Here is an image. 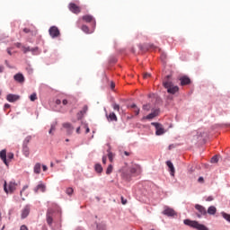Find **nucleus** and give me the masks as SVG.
<instances>
[{
    "label": "nucleus",
    "mask_w": 230,
    "mask_h": 230,
    "mask_svg": "<svg viewBox=\"0 0 230 230\" xmlns=\"http://www.w3.org/2000/svg\"><path fill=\"white\" fill-rule=\"evenodd\" d=\"M116 87V84H114V82L111 83V89H114Z\"/></svg>",
    "instance_id": "49530a36"
},
{
    "label": "nucleus",
    "mask_w": 230,
    "mask_h": 230,
    "mask_svg": "<svg viewBox=\"0 0 230 230\" xmlns=\"http://www.w3.org/2000/svg\"><path fill=\"white\" fill-rule=\"evenodd\" d=\"M159 115V110H155L149 115L146 116V119H154L156 116Z\"/></svg>",
    "instance_id": "412c9836"
},
{
    "label": "nucleus",
    "mask_w": 230,
    "mask_h": 230,
    "mask_svg": "<svg viewBox=\"0 0 230 230\" xmlns=\"http://www.w3.org/2000/svg\"><path fill=\"white\" fill-rule=\"evenodd\" d=\"M181 85H190L191 84V79L190 77L183 75L180 77Z\"/></svg>",
    "instance_id": "9b49d317"
},
{
    "label": "nucleus",
    "mask_w": 230,
    "mask_h": 230,
    "mask_svg": "<svg viewBox=\"0 0 230 230\" xmlns=\"http://www.w3.org/2000/svg\"><path fill=\"white\" fill-rule=\"evenodd\" d=\"M112 107H113V109L115 110V111H117V112H119V104H117V103H113L112 104Z\"/></svg>",
    "instance_id": "f704fd0d"
},
{
    "label": "nucleus",
    "mask_w": 230,
    "mask_h": 230,
    "mask_svg": "<svg viewBox=\"0 0 230 230\" xmlns=\"http://www.w3.org/2000/svg\"><path fill=\"white\" fill-rule=\"evenodd\" d=\"M121 202L123 205L127 204V199H125L123 197H121Z\"/></svg>",
    "instance_id": "09e8293b"
},
{
    "label": "nucleus",
    "mask_w": 230,
    "mask_h": 230,
    "mask_svg": "<svg viewBox=\"0 0 230 230\" xmlns=\"http://www.w3.org/2000/svg\"><path fill=\"white\" fill-rule=\"evenodd\" d=\"M106 118L108 121H118V117L114 112H110V114H106Z\"/></svg>",
    "instance_id": "f3484780"
},
{
    "label": "nucleus",
    "mask_w": 230,
    "mask_h": 230,
    "mask_svg": "<svg viewBox=\"0 0 230 230\" xmlns=\"http://www.w3.org/2000/svg\"><path fill=\"white\" fill-rule=\"evenodd\" d=\"M30 141H31V136L26 137L25 139L23 140V146H28Z\"/></svg>",
    "instance_id": "c85d7f7f"
},
{
    "label": "nucleus",
    "mask_w": 230,
    "mask_h": 230,
    "mask_svg": "<svg viewBox=\"0 0 230 230\" xmlns=\"http://www.w3.org/2000/svg\"><path fill=\"white\" fill-rule=\"evenodd\" d=\"M28 190V185L23 186L22 190H21V195H22V191Z\"/></svg>",
    "instance_id": "a18cd8bd"
},
{
    "label": "nucleus",
    "mask_w": 230,
    "mask_h": 230,
    "mask_svg": "<svg viewBox=\"0 0 230 230\" xmlns=\"http://www.w3.org/2000/svg\"><path fill=\"white\" fill-rule=\"evenodd\" d=\"M42 168H43V172H47L48 171V166L43 165Z\"/></svg>",
    "instance_id": "5fc2aeb1"
},
{
    "label": "nucleus",
    "mask_w": 230,
    "mask_h": 230,
    "mask_svg": "<svg viewBox=\"0 0 230 230\" xmlns=\"http://www.w3.org/2000/svg\"><path fill=\"white\" fill-rule=\"evenodd\" d=\"M3 71H4V66H0V73H3Z\"/></svg>",
    "instance_id": "864d4df0"
},
{
    "label": "nucleus",
    "mask_w": 230,
    "mask_h": 230,
    "mask_svg": "<svg viewBox=\"0 0 230 230\" xmlns=\"http://www.w3.org/2000/svg\"><path fill=\"white\" fill-rule=\"evenodd\" d=\"M6 149H3L2 151H0V159H2L3 163H4L6 166H8V160L6 159Z\"/></svg>",
    "instance_id": "f8f14e48"
},
{
    "label": "nucleus",
    "mask_w": 230,
    "mask_h": 230,
    "mask_svg": "<svg viewBox=\"0 0 230 230\" xmlns=\"http://www.w3.org/2000/svg\"><path fill=\"white\" fill-rule=\"evenodd\" d=\"M22 50L23 53H29V51H31V48L22 46Z\"/></svg>",
    "instance_id": "2f4dec72"
},
{
    "label": "nucleus",
    "mask_w": 230,
    "mask_h": 230,
    "mask_svg": "<svg viewBox=\"0 0 230 230\" xmlns=\"http://www.w3.org/2000/svg\"><path fill=\"white\" fill-rule=\"evenodd\" d=\"M146 76H150V74H145V77L146 78Z\"/></svg>",
    "instance_id": "e2e57ef3"
},
{
    "label": "nucleus",
    "mask_w": 230,
    "mask_h": 230,
    "mask_svg": "<svg viewBox=\"0 0 230 230\" xmlns=\"http://www.w3.org/2000/svg\"><path fill=\"white\" fill-rule=\"evenodd\" d=\"M20 230H28V227L23 225L21 226Z\"/></svg>",
    "instance_id": "8fccbe9b"
},
{
    "label": "nucleus",
    "mask_w": 230,
    "mask_h": 230,
    "mask_svg": "<svg viewBox=\"0 0 230 230\" xmlns=\"http://www.w3.org/2000/svg\"><path fill=\"white\" fill-rule=\"evenodd\" d=\"M130 109H133L136 116H137V114H139V109L137 108V106L136 104L130 105Z\"/></svg>",
    "instance_id": "cd10ccee"
},
{
    "label": "nucleus",
    "mask_w": 230,
    "mask_h": 230,
    "mask_svg": "<svg viewBox=\"0 0 230 230\" xmlns=\"http://www.w3.org/2000/svg\"><path fill=\"white\" fill-rule=\"evenodd\" d=\"M50 166L53 167V163L50 164Z\"/></svg>",
    "instance_id": "0e129e2a"
},
{
    "label": "nucleus",
    "mask_w": 230,
    "mask_h": 230,
    "mask_svg": "<svg viewBox=\"0 0 230 230\" xmlns=\"http://www.w3.org/2000/svg\"><path fill=\"white\" fill-rule=\"evenodd\" d=\"M51 209H49L47 212V224H49V226L53 224V217H51Z\"/></svg>",
    "instance_id": "aec40b11"
},
{
    "label": "nucleus",
    "mask_w": 230,
    "mask_h": 230,
    "mask_svg": "<svg viewBox=\"0 0 230 230\" xmlns=\"http://www.w3.org/2000/svg\"><path fill=\"white\" fill-rule=\"evenodd\" d=\"M151 125H153L155 128L156 136H163V134H164V128H163V126H161V124L157 122H152Z\"/></svg>",
    "instance_id": "20e7f679"
},
{
    "label": "nucleus",
    "mask_w": 230,
    "mask_h": 230,
    "mask_svg": "<svg viewBox=\"0 0 230 230\" xmlns=\"http://www.w3.org/2000/svg\"><path fill=\"white\" fill-rule=\"evenodd\" d=\"M208 215H215L217 213V208L215 206H210L208 209Z\"/></svg>",
    "instance_id": "5701e85b"
},
{
    "label": "nucleus",
    "mask_w": 230,
    "mask_h": 230,
    "mask_svg": "<svg viewBox=\"0 0 230 230\" xmlns=\"http://www.w3.org/2000/svg\"><path fill=\"white\" fill-rule=\"evenodd\" d=\"M63 128L66 129L67 134H73V131L75 130V128H73L69 122L64 123Z\"/></svg>",
    "instance_id": "ddd939ff"
},
{
    "label": "nucleus",
    "mask_w": 230,
    "mask_h": 230,
    "mask_svg": "<svg viewBox=\"0 0 230 230\" xmlns=\"http://www.w3.org/2000/svg\"><path fill=\"white\" fill-rule=\"evenodd\" d=\"M22 152L25 157L30 156V147L28 146H22Z\"/></svg>",
    "instance_id": "4be33fe9"
},
{
    "label": "nucleus",
    "mask_w": 230,
    "mask_h": 230,
    "mask_svg": "<svg viewBox=\"0 0 230 230\" xmlns=\"http://www.w3.org/2000/svg\"><path fill=\"white\" fill-rule=\"evenodd\" d=\"M102 164H107V156H102Z\"/></svg>",
    "instance_id": "c03bdc74"
},
{
    "label": "nucleus",
    "mask_w": 230,
    "mask_h": 230,
    "mask_svg": "<svg viewBox=\"0 0 230 230\" xmlns=\"http://www.w3.org/2000/svg\"><path fill=\"white\" fill-rule=\"evenodd\" d=\"M15 82H19V84L24 83V75L22 74H16L13 76Z\"/></svg>",
    "instance_id": "a211bd4d"
},
{
    "label": "nucleus",
    "mask_w": 230,
    "mask_h": 230,
    "mask_svg": "<svg viewBox=\"0 0 230 230\" xmlns=\"http://www.w3.org/2000/svg\"><path fill=\"white\" fill-rule=\"evenodd\" d=\"M62 103V101L60 99L56 100V105H60Z\"/></svg>",
    "instance_id": "de8ad7c7"
},
{
    "label": "nucleus",
    "mask_w": 230,
    "mask_h": 230,
    "mask_svg": "<svg viewBox=\"0 0 230 230\" xmlns=\"http://www.w3.org/2000/svg\"><path fill=\"white\" fill-rule=\"evenodd\" d=\"M143 78H145V74L142 75Z\"/></svg>",
    "instance_id": "69168bd1"
},
{
    "label": "nucleus",
    "mask_w": 230,
    "mask_h": 230,
    "mask_svg": "<svg viewBox=\"0 0 230 230\" xmlns=\"http://www.w3.org/2000/svg\"><path fill=\"white\" fill-rule=\"evenodd\" d=\"M198 182H204V178L203 177H199L198 180Z\"/></svg>",
    "instance_id": "3c124183"
},
{
    "label": "nucleus",
    "mask_w": 230,
    "mask_h": 230,
    "mask_svg": "<svg viewBox=\"0 0 230 230\" xmlns=\"http://www.w3.org/2000/svg\"><path fill=\"white\" fill-rule=\"evenodd\" d=\"M49 33L52 39H56V37L60 36V31L58 30V27L57 26H52L49 30Z\"/></svg>",
    "instance_id": "7ed1b4c3"
},
{
    "label": "nucleus",
    "mask_w": 230,
    "mask_h": 230,
    "mask_svg": "<svg viewBox=\"0 0 230 230\" xmlns=\"http://www.w3.org/2000/svg\"><path fill=\"white\" fill-rule=\"evenodd\" d=\"M195 208L197 211H199V214H198L199 218H200L201 215H207L208 211H206V208H204L202 205H195Z\"/></svg>",
    "instance_id": "1a4fd4ad"
},
{
    "label": "nucleus",
    "mask_w": 230,
    "mask_h": 230,
    "mask_svg": "<svg viewBox=\"0 0 230 230\" xmlns=\"http://www.w3.org/2000/svg\"><path fill=\"white\" fill-rule=\"evenodd\" d=\"M112 170H113L112 164H110L106 170V174L111 175V172H112Z\"/></svg>",
    "instance_id": "7c9ffc66"
},
{
    "label": "nucleus",
    "mask_w": 230,
    "mask_h": 230,
    "mask_svg": "<svg viewBox=\"0 0 230 230\" xmlns=\"http://www.w3.org/2000/svg\"><path fill=\"white\" fill-rule=\"evenodd\" d=\"M82 31H84V33H93V31H91V30H89V27L87 25H83L81 27Z\"/></svg>",
    "instance_id": "bb28decb"
},
{
    "label": "nucleus",
    "mask_w": 230,
    "mask_h": 230,
    "mask_svg": "<svg viewBox=\"0 0 230 230\" xmlns=\"http://www.w3.org/2000/svg\"><path fill=\"white\" fill-rule=\"evenodd\" d=\"M95 172H97V173H102V172H103V167H102V164H95Z\"/></svg>",
    "instance_id": "a878e982"
},
{
    "label": "nucleus",
    "mask_w": 230,
    "mask_h": 230,
    "mask_svg": "<svg viewBox=\"0 0 230 230\" xmlns=\"http://www.w3.org/2000/svg\"><path fill=\"white\" fill-rule=\"evenodd\" d=\"M68 8L70 12H72V13L78 14L80 13V12H82V9L80 8V6L76 5V4L75 3H70L68 5Z\"/></svg>",
    "instance_id": "423d86ee"
},
{
    "label": "nucleus",
    "mask_w": 230,
    "mask_h": 230,
    "mask_svg": "<svg viewBox=\"0 0 230 230\" xmlns=\"http://www.w3.org/2000/svg\"><path fill=\"white\" fill-rule=\"evenodd\" d=\"M6 157H7V163L8 161H12V159H13V153H8Z\"/></svg>",
    "instance_id": "72a5a7b5"
},
{
    "label": "nucleus",
    "mask_w": 230,
    "mask_h": 230,
    "mask_svg": "<svg viewBox=\"0 0 230 230\" xmlns=\"http://www.w3.org/2000/svg\"><path fill=\"white\" fill-rule=\"evenodd\" d=\"M5 64H8V61H7V60H5Z\"/></svg>",
    "instance_id": "774afa93"
},
{
    "label": "nucleus",
    "mask_w": 230,
    "mask_h": 230,
    "mask_svg": "<svg viewBox=\"0 0 230 230\" xmlns=\"http://www.w3.org/2000/svg\"><path fill=\"white\" fill-rule=\"evenodd\" d=\"M222 217H223V218H225V220H226L227 222H230V215L229 214L223 212Z\"/></svg>",
    "instance_id": "c756f323"
},
{
    "label": "nucleus",
    "mask_w": 230,
    "mask_h": 230,
    "mask_svg": "<svg viewBox=\"0 0 230 230\" xmlns=\"http://www.w3.org/2000/svg\"><path fill=\"white\" fill-rule=\"evenodd\" d=\"M7 53H8V55H12V49H7Z\"/></svg>",
    "instance_id": "6e6d98bb"
},
{
    "label": "nucleus",
    "mask_w": 230,
    "mask_h": 230,
    "mask_svg": "<svg viewBox=\"0 0 230 230\" xmlns=\"http://www.w3.org/2000/svg\"><path fill=\"white\" fill-rule=\"evenodd\" d=\"M6 100L7 102L13 103V102H17V100H19V95L10 93L6 96Z\"/></svg>",
    "instance_id": "4468645a"
},
{
    "label": "nucleus",
    "mask_w": 230,
    "mask_h": 230,
    "mask_svg": "<svg viewBox=\"0 0 230 230\" xmlns=\"http://www.w3.org/2000/svg\"><path fill=\"white\" fill-rule=\"evenodd\" d=\"M87 111H89V107H87V105H84L83 107V110L77 113V119H82V118H84V114H86Z\"/></svg>",
    "instance_id": "dca6fc26"
},
{
    "label": "nucleus",
    "mask_w": 230,
    "mask_h": 230,
    "mask_svg": "<svg viewBox=\"0 0 230 230\" xmlns=\"http://www.w3.org/2000/svg\"><path fill=\"white\" fill-rule=\"evenodd\" d=\"M55 127L56 126L54 124L51 125V128H50V129L49 131V134H51L53 131H55Z\"/></svg>",
    "instance_id": "ea45409f"
},
{
    "label": "nucleus",
    "mask_w": 230,
    "mask_h": 230,
    "mask_svg": "<svg viewBox=\"0 0 230 230\" xmlns=\"http://www.w3.org/2000/svg\"><path fill=\"white\" fill-rule=\"evenodd\" d=\"M170 78H172V76L167 75L166 78L164 80V87L167 89V93H169V94H175V93H179V86L173 85V83H172V80H170Z\"/></svg>",
    "instance_id": "f257e3e1"
},
{
    "label": "nucleus",
    "mask_w": 230,
    "mask_h": 230,
    "mask_svg": "<svg viewBox=\"0 0 230 230\" xmlns=\"http://www.w3.org/2000/svg\"><path fill=\"white\" fill-rule=\"evenodd\" d=\"M114 154L112 152H111V150H108V159L110 161V163H112L114 161Z\"/></svg>",
    "instance_id": "393cba45"
},
{
    "label": "nucleus",
    "mask_w": 230,
    "mask_h": 230,
    "mask_svg": "<svg viewBox=\"0 0 230 230\" xmlns=\"http://www.w3.org/2000/svg\"><path fill=\"white\" fill-rule=\"evenodd\" d=\"M34 193H39L40 191L41 193L46 192V184L44 182L40 181L39 184L33 189Z\"/></svg>",
    "instance_id": "0eeeda50"
},
{
    "label": "nucleus",
    "mask_w": 230,
    "mask_h": 230,
    "mask_svg": "<svg viewBox=\"0 0 230 230\" xmlns=\"http://www.w3.org/2000/svg\"><path fill=\"white\" fill-rule=\"evenodd\" d=\"M211 163H218V157L217 155L211 158Z\"/></svg>",
    "instance_id": "4c0bfd02"
},
{
    "label": "nucleus",
    "mask_w": 230,
    "mask_h": 230,
    "mask_svg": "<svg viewBox=\"0 0 230 230\" xmlns=\"http://www.w3.org/2000/svg\"><path fill=\"white\" fill-rule=\"evenodd\" d=\"M150 48H151L152 49H157V47H155V46H154V45H150Z\"/></svg>",
    "instance_id": "4d7b16f0"
},
{
    "label": "nucleus",
    "mask_w": 230,
    "mask_h": 230,
    "mask_svg": "<svg viewBox=\"0 0 230 230\" xmlns=\"http://www.w3.org/2000/svg\"><path fill=\"white\" fill-rule=\"evenodd\" d=\"M8 107H10V104H5V105H4V108H5V109H8Z\"/></svg>",
    "instance_id": "680f3d73"
},
{
    "label": "nucleus",
    "mask_w": 230,
    "mask_h": 230,
    "mask_svg": "<svg viewBox=\"0 0 230 230\" xmlns=\"http://www.w3.org/2000/svg\"><path fill=\"white\" fill-rule=\"evenodd\" d=\"M30 100H31V102H35V100H37V93H34L31 94Z\"/></svg>",
    "instance_id": "473e14b6"
},
{
    "label": "nucleus",
    "mask_w": 230,
    "mask_h": 230,
    "mask_svg": "<svg viewBox=\"0 0 230 230\" xmlns=\"http://www.w3.org/2000/svg\"><path fill=\"white\" fill-rule=\"evenodd\" d=\"M76 134H80V127L76 128Z\"/></svg>",
    "instance_id": "13d9d810"
},
{
    "label": "nucleus",
    "mask_w": 230,
    "mask_h": 230,
    "mask_svg": "<svg viewBox=\"0 0 230 230\" xmlns=\"http://www.w3.org/2000/svg\"><path fill=\"white\" fill-rule=\"evenodd\" d=\"M215 199L213 198V196H208L207 199H206V200H207V202H211V201H213Z\"/></svg>",
    "instance_id": "58836bf2"
},
{
    "label": "nucleus",
    "mask_w": 230,
    "mask_h": 230,
    "mask_svg": "<svg viewBox=\"0 0 230 230\" xmlns=\"http://www.w3.org/2000/svg\"><path fill=\"white\" fill-rule=\"evenodd\" d=\"M124 155H126L127 157H128L129 155H132V152L124 151Z\"/></svg>",
    "instance_id": "a19ab883"
},
{
    "label": "nucleus",
    "mask_w": 230,
    "mask_h": 230,
    "mask_svg": "<svg viewBox=\"0 0 230 230\" xmlns=\"http://www.w3.org/2000/svg\"><path fill=\"white\" fill-rule=\"evenodd\" d=\"M23 33H27L29 35L35 36L37 35V29L35 27L24 28L22 30Z\"/></svg>",
    "instance_id": "9d476101"
},
{
    "label": "nucleus",
    "mask_w": 230,
    "mask_h": 230,
    "mask_svg": "<svg viewBox=\"0 0 230 230\" xmlns=\"http://www.w3.org/2000/svg\"><path fill=\"white\" fill-rule=\"evenodd\" d=\"M89 132H91V129H89V128H86V134H89Z\"/></svg>",
    "instance_id": "052dcab7"
},
{
    "label": "nucleus",
    "mask_w": 230,
    "mask_h": 230,
    "mask_svg": "<svg viewBox=\"0 0 230 230\" xmlns=\"http://www.w3.org/2000/svg\"><path fill=\"white\" fill-rule=\"evenodd\" d=\"M16 48H22V44L20 42L15 43Z\"/></svg>",
    "instance_id": "603ef678"
},
{
    "label": "nucleus",
    "mask_w": 230,
    "mask_h": 230,
    "mask_svg": "<svg viewBox=\"0 0 230 230\" xmlns=\"http://www.w3.org/2000/svg\"><path fill=\"white\" fill-rule=\"evenodd\" d=\"M15 190H17V183L15 181H12L9 183H6V181H4V191H5V193H13Z\"/></svg>",
    "instance_id": "f03ea898"
},
{
    "label": "nucleus",
    "mask_w": 230,
    "mask_h": 230,
    "mask_svg": "<svg viewBox=\"0 0 230 230\" xmlns=\"http://www.w3.org/2000/svg\"><path fill=\"white\" fill-rule=\"evenodd\" d=\"M31 53H35V51H39V48H31Z\"/></svg>",
    "instance_id": "79ce46f5"
},
{
    "label": "nucleus",
    "mask_w": 230,
    "mask_h": 230,
    "mask_svg": "<svg viewBox=\"0 0 230 230\" xmlns=\"http://www.w3.org/2000/svg\"><path fill=\"white\" fill-rule=\"evenodd\" d=\"M73 191H74L73 188H67L66 189V195H73Z\"/></svg>",
    "instance_id": "c9c22d12"
},
{
    "label": "nucleus",
    "mask_w": 230,
    "mask_h": 230,
    "mask_svg": "<svg viewBox=\"0 0 230 230\" xmlns=\"http://www.w3.org/2000/svg\"><path fill=\"white\" fill-rule=\"evenodd\" d=\"M30 215V205H26L22 210V218L24 219Z\"/></svg>",
    "instance_id": "2eb2a0df"
},
{
    "label": "nucleus",
    "mask_w": 230,
    "mask_h": 230,
    "mask_svg": "<svg viewBox=\"0 0 230 230\" xmlns=\"http://www.w3.org/2000/svg\"><path fill=\"white\" fill-rule=\"evenodd\" d=\"M175 146L173 145L169 146V150H172V148H174Z\"/></svg>",
    "instance_id": "bf43d9fd"
},
{
    "label": "nucleus",
    "mask_w": 230,
    "mask_h": 230,
    "mask_svg": "<svg viewBox=\"0 0 230 230\" xmlns=\"http://www.w3.org/2000/svg\"><path fill=\"white\" fill-rule=\"evenodd\" d=\"M82 19L83 21H84V22H92V24H93V28L96 26V20H94V17H93V15L86 14L84 15Z\"/></svg>",
    "instance_id": "6e6552de"
},
{
    "label": "nucleus",
    "mask_w": 230,
    "mask_h": 230,
    "mask_svg": "<svg viewBox=\"0 0 230 230\" xmlns=\"http://www.w3.org/2000/svg\"><path fill=\"white\" fill-rule=\"evenodd\" d=\"M40 168H41L40 164V163L36 164L34 165V173H37V174L40 173Z\"/></svg>",
    "instance_id": "b1692460"
},
{
    "label": "nucleus",
    "mask_w": 230,
    "mask_h": 230,
    "mask_svg": "<svg viewBox=\"0 0 230 230\" xmlns=\"http://www.w3.org/2000/svg\"><path fill=\"white\" fill-rule=\"evenodd\" d=\"M66 142H69V139L66 138Z\"/></svg>",
    "instance_id": "338daca9"
},
{
    "label": "nucleus",
    "mask_w": 230,
    "mask_h": 230,
    "mask_svg": "<svg viewBox=\"0 0 230 230\" xmlns=\"http://www.w3.org/2000/svg\"><path fill=\"white\" fill-rule=\"evenodd\" d=\"M163 215H165L166 217H177V212L174 211L173 208L165 207Z\"/></svg>",
    "instance_id": "39448f33"
},
{
    "label": "nucleus",
    "mask_w": 230,
    "mask_h": 230,
    "mask_svg": "<svg viewBox=\"0 0 230 230\" xmlns=\"http://www.w3.org/2000/svg\"><path fill=\"white\" fill-rule=\"evenodd\" d=\"M166 164L170 169L171 175L173 177V175H175V167H173V164L171 161H167Z\"/></svg>",
    "instance_id": "6ab92c4d"
},
{
    "label": "nucleus",
    "mask_w": 230,
    "mask_h": 230,
    "mask_svg": "<svg viewBox=\"0 0 230 230\" xmlns=\"http://www.w3.org/2000/svg\"><path fill=\"white\" fill-rule=\"evenodd\" d=\"M159 51L161 52L162 60H164L166 58V54L164 52H163V50H161V49H159Z\"/></svg>",
    "instance_id": "e433bc0d"
},
{
    "label": "nucleus",
    "mask_w": 230,
    "mask_h": 230,
    "mask_svg": "<svg viewBox=\"0 0 230 230\" xmlns=\"http://www.w3.org/2000/svg\"><path fill=\"white\" fill-rule=\"evenodd\" d=\"M62 103H63V105H67L69 103V101H67V99H64L62 101Z\"/></svg>",
    "instance_id": "37998d69"
}]
</instances>
